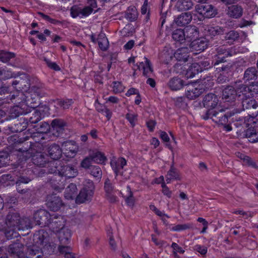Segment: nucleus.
Listing matches in <instances>:
<instances>
[{"mask_svg": "<svg viewBox=\"0 0 258 258\" xmlns=\"http://www.w3.org/2000/svg\"><path fill=\"white\" fill-rule=\"evenodd\" d=\"M172 38L176 41L182 43L185 40L184 30L181 29H177L172 32Z\"/></svg>", "mask_w": 258, "mask_h": 258, "instance_id": "nucleus-44", "label": "nucleus"}, {"mask_svg": "<svg viewBox=\"0 0 258 258\" xmlns=\"http://www.w3.org/2000/svg\"><path fill=\"white\" fill-rule=\"evenodd\" d=\"M16 74L13 73L7 68H0V77L4 80H7L12 78H16Z\"/></svg>", "mask_w": 258, "mask_h": 258, "instance_id": "nucleus-49", "label": "nucleus"}, {"mask_svg": "<svg viewBox=\"0 0 258 258\" xmlns=\"http://www.w3.org/2000/svg\"><path fill=\"white\" fill-rule=\"evenodd\" d=\"M29 137L26 136L25 137H20L17 135L11 136L9 139V142L12 143L14 144V149L21 153L29 152L30 153V150L31 148V142H30L29 144L28 142L24 143L25 141L28 140Z\"/></svg>", "mask_w": 258, "mask_h": 258, "instance_id": "nucleus-5", "label": "nucleus"}, {"mask_svg": "<svg viewBox=\"0 0 258 258\" xmlns=\"http://www.w3.org/2000/svg\"><path fill=\"white\" fill-rule=\"evenodd\" d=\"M218 97L213 93H209L206 95L203 98V104L204 106L207 108V110L211 109L216 110L215 107L218 103Z\"/></svg>", "mask_w": 258, "mask_h": 258, "instance_id": "nucleus-14", "label": "nucleus"}, {"mask_svg": "<svg viewBox=\"0 0 258 258\" xmlns=\"http://www.w3.org/2000/svg\"><path fill=\"white\" fill-rule=\"evenodd\" d=\"M28 126V119L25 117L20 118V120L12 126L11 128L12 132H22L26 129Z\"/></svg>", "mask_w": 258, "mask_h": 258, "instance_id": "nucleus-23", "label": "nucleus"}, {"mask_svg": "<svg viewBox=\"0 0 258 258\" xmlns=\"http://www.w3.org/2000/svg\"><path fill=\"white\" fill-rule=\"evenodd\" d=\"M40 133H37L36 135H33V138L36 142H40L42 140L44 139L43 134L42 133H46L49 130V125L46 122L42 123L40 125Z\"/></svg>", "mask_w": 258, "mask_h": 258, "instance_id": "nucleus-37", "label": "nucleus"}, {"mask_svg": "<svg viewBox=\"0 0 258 258\" xmlns=\"http://www.w3.org/2000/svg\"><path fill=\"white\" fill-rule=\"evenodd\" d=\"M242 9L237 5H233L228 7V14L233 18H238L242 15Z\"/></svg>", "mask_w": 258, "mask_h": 258, "instance_id": "nucleus-32", "label": "nucleus"}, {"mask_svg": "<svg viewBox=\"0 0 258 258\" xmlns=\"http://www.w3.org/2000/svg\"><path fill=\"white\" fill-rule=\"evenodd\" d=\"M25 83H26V81L25 80L19 78L13 81L12 83V85L14 88L16 89L18 91V92H21L20 91L24 89V86H25L26 88L29 87V85L28 83H27L28 85H26Z\"/></svg>", "mask_w": 258, "mask_h": 258, "instance_id": "nucleus-42", "label": "nucleus"}, {"mask_svg": "<svg viewBox=\"0 0 258 258\" xmlns=\"http://www.w3.org/2000/svg\"><path fill=\"white\" fill-rule=\"evenodd\" d=\"M227 57L228 56L217 55H214L212 65L214 67V68L216 70L217 67H221V66H220V64L225 62V58Z\"/></svg>", "mask_w": 258, "mask_h": 258, "instance_id": "nucleus-54", "label": "nucleus"}, {"mask_svg": "<svg viewBox=\"0 0 258 258\" xmlns=\"http://www.w3.org/2000/svg\"><path fill=\"white\" fill-rule=\"evenodd\" d=\"M166 178L167 183H169L171 180H180L181 179L179 171L174 167L173 164L171 165L170 170L168 171Z\"/></svg>", "mask_w": 258, "mask_h": 258, "instance_id": "nucleus-25", "label": "nucleus"}, {"mask_svg": "<svg viewBox=\"0 0 258 258\" xmlns=\"http://www.w3.org/2000/svg\"><path fill=\"white\" fill-rule=\"evenodd\" d=\"M231 67L229 65H221V67H217L216 71L220 73L217 77V81L218 83H224L229 80V73L230 72Z\"/></svg>", "mask_w": 258, "mask_h": 258, "instance_id": "nucleus-13", "label": "nucleus"}, {"mask_svg": "<svg viewBox=\"0 0 258 258\" xmlns=\"http://www.w3.org/2000/svg\"><path fill=\"white\" fill-rule=\"evenodd\" d=\"M195 10L197 13L205 18H212L215 16L216 11L214 7L207 3L197 5Z\"/></svg>", "mask_w": 258, "mask_h": 258, "instance_id": "nucleus-10", "label": "nucleus"}, {"mask_svg": "<svg viewBox=\"0 0 258 258\" xmlns=\"http://www.w3.org/2000/svg\"><path fill=\"white\" fill-rule=\"evenodd\" d=\"M208 42L204 38H197L192 41L189 46V49L192 51H199L201 52L207 48Z\"/></svg>", "mask_w": 258, "mask_h": 258, "instance_id": "nucleus-18", "label": "nucleus"}, {"mask_svg": "<svg viewBox=\"0 0 258 258\" xmlns=\"http://www.w3.org/2000/svg\"><path fill=\"white\" fill-rule=\"evenodd\" d=\"M90 173L94 177L99 179L102 176V172L100 167L98 166L92 165L89 169Z\"/></svg>", "mask_w": 258, "mask_h": 258, "instance_id": "nucleus-51", "label": "nucleus"}, {"mask_svg": "<svg viewBox=\"0 0 258 258\" xmlns=\"http://www.w3.org/2000/svg\"><path fill=\"white\" fill-rule=\"evenodd\" d=\"M217 55L231 56L232 55V52L230 50H226L224 46L219 47L217 48Z\"/></svg>", "mask_w": 258, "mask_h": 258, "instance_id": "nucleus-61", "label": "nucleus"}, {"mask_svg": "<svg viewBox=\"0 0 258 258\" xmlns=\"http://www.w3.org/2000/svg\"><path fill=\"white\" fill-rule=\"evenodd\" d=\"M241 100H242V105L244 109L251 108H255L258 106V104L252 98L251 96L241 98Z\"/></svg>", "mask_w": 258, "mask_h": 258, "instance_id": "nucleus-31", "label": "nucleus"}, {"mask_svg": "<svg viewBox=\"0 0 258 258\" xmlns=\"http://www.w3.org/2000/svg\"><path fill=\"white\" fill-rule=\"evenodd\" d=\"M66 124L64 120L60 118L54 119L51 123L52 127L57 132L63 130Z\"/></svg>", "mask_w": 258, "mask_h": 258, "instance_id": "nucleus-46", "label": "nucleus"}, {"mask_svg": "<svg viewBox=\"0 0 258 258\" xmlns=\"http://www.w3.org/2000/svg\"><path fill=\"white\" fill-rule=\"evenodd\" d=\"M71 15L73 18L78 17L82 18L81 8L77 6H74L71 9Z\"/></svg>", "mask_w": 258, "mask_h": 258, "instance_id": "nucleus-58", "label": "nucleus"}, {"mask_svg": "<svg viewBox=\"0 0 258 258\" xmlns=\"http://www.w3.org/2000/svg\"><path fill=\"white\" fill-rule=\"evenodd\" d=\"M224 29L221 27L217 26L215 27H207L205 28L207 35L215 36L216 35L222 34L224 32Z\"/></svg>", "mask_w": 258, "mask_h": 258, "instance_id": "nucleus-41", "label": "nucleus"}, {"mask_svg": "<svg viewBox=\"0 0 258 258\" xmlns=\"http://www.w3.org/2000/svg\"><path fill=\"white\" fill-rule=\"evenodd\" d=\"M77 186L75 183L70 184L65 189L64 193L65 198L67 200L73 199L77 197Z\"/></svg>", "mask_w": 258, "mask_h": 258, "instance_id": "nucleus-28", "label": "nucleus"}, {"mask_svg": "<svg viewBox=\"0 0 258 258\" xmlns=\"http://www.w3.org/2000/svg\"><path fill=\"white\" fill-rule=\"evenodd\" d=\"M203 91L204 89L200 85L196 87L194 85H191L187 87L185 94L187 98L194 100L198 97L203 92Z\"/></svg>", "mask_w": 258, "mask_h": 258, "instance_id": "nucleus-19", "label": "nucleus"}, {"mask_svg": "<svg viewBox=\"0 0 258 258\" xmlns=\"http://www.w3.org/2000/svg\"><path fill=\"white\" fill-rule=\"evenodd\" d=\"M239 35L237 32L231 30L226 34L225 39L228 40L229 42H233L238 39Z\"/></svg>", "mask_w": 258, "mask_h": 258, "instance_id": "nucleus-56", "label": "nucleus"}, {"mask_svg": "<svg viewBox=\"0 0 258 258\" xmlns=\"http://www.w3.org/2000/svg\"><path fill=\"white\" fill-rule=\"evenodd\" d=\"M79 150L78 146L74 141H67L62 143L61 151L64 155L69 158H73Z\"/></svg>", "mask_w": 258, "mask_h": 258, "instance_id": "nucleus-11", "label": "nucleus"}, {"mask_svg": "<svg viewBox=\"0 0 258 258\" xmlns=\"http://www.w3.org/2000/svg\"><path fill=\"white\" fill-rule=\"evenodd\" d=\"M55 106L60 108L62 110L69 109L74 103V101L71 99H57L54 101Z\"/></svg>", "mask_w": 258, "mask_h": 258, "instance_id": "nucleus-33", "label": "nucleus"}, {"mask_svg": "<svg viewBox=\"0 0 258 258\" xmlns=\"http://www.w3.org/2000/svg\"><path fill=\"white\" fill-rule=\"evenodd\" d=\"M104 188L106 194L114 191V186L108 178L106 179L105 181Z\"/></svg>", "mask_w": 258, "mask_h": 258, "instance_id": "nucleus-60", "label": "nucleus"}, {"mask_svg": "<svg viewBox=\"0 0 258 258\" xmlns=\"http://www.w3.org/2000/svg\"><path fill=\"white\" fill-rule=\"evenodd\" d=\"M7 226L10 227H16L17 230H24L32 227V223L28 218L21 219L20 215L16 212H10L5 219L3 217L0 222V229H4Z\"/></svg>", "mask_w": 258, "mask_h": 258, "instance_id": "nucleus-2", "label": "nucleus"}, {"mask_svg": "<svg viewBox=\"0 0 258 258\" xmlns=\"http://www.w3.org/2000/svg\"><path fill=\"white\" fill-rule=\"evenodd\" d=\"M39 15L42 18L50 23L51 24H53L56 25H60L62 24V22L61 21L51 18L49 16L46 15L42 13H39Z\"/></svg>", "mask_w": 258, "mask_h": 258, "instance_id": "nucleus-57", "label": "nucleus"}, {"mask_svg": "<svg viewBox=\"0 0 258 258\" xmlns=\"http://www.w3.org/2000/svg\"><path fill=\"white\" fill-rule=\"evenodd\" d=\"M189 49L187 47H181L178 48L174 53V55L179 61L186 62L189 57Z\"/></svg>", "mask_w": 258, "mask_h": 258, "instance_id": "nucleus-22", "label": "nucleus"}, {"mask_svg": "<svg viewBox=\"0 0 258 258\" xmlns=\"http://www.w3.org/2000/svg\"><path fill=\"white\" fill-rule=\"evenodd\" d=\"M15 54L13 52L0 50V61L6 63L10 60L11 59L14 58Z\"/></svg>", "mask_w": 258, "mask_h": 258, "instance_id": "nucleus-50", "label": "nucleus"}, {"mask_svg": "<svg viewBox=\"0 0 258 258\" xmlns=\"http://www.w3.org/2000/svg\"><path fill=\"white\" fill-rule=\"evenodd\" d=\"M17 94H9L6 99L8 103L9 100L14 104L21 103L20 105L16 106L13 110L17 111L16 115L25 114L29 112L27 110H23L25 107L34 109L39 105V99L42 96L41 90L37 87H34L25 93L23 92H17Z\"/></svg>", "mask_w": 258, "mask_h": 258, "instance_id": "nucleus-1", "label": "nucleus"}, {"mask_svg": "<svg viewBox=\"0 0 258 258\" xmlns=\"http://www.w3.org/2000/svg\"><path fill=\"white\" fill-rule=\"evenodd\" d=\"M26 254L31 258H40L42 255V251L40 248L32 245L28 247Z\"/></svg>", "mask_w": 258, "mask_h": 258, "instance_id": "nucleus-29", "label": "nucleus"}, {"mask_svg": "<svg viewBox=\"0 0 258 258\" xmlns=\"http://www.w3.org/2000/svg\"><path fill=\"white\" fill-rule=\"evenodd\" d=\"M172 54L173 52L172 50H166V49H164L160 53V57L162 60L164 61H167L172 58Z\"/></svg>", "mask_w": 258, "mask_h": 258, "instance_id": "nucleus-55", "label": "nucleus"}, {"mask_svg": "<svg viewBox=\"0 0 258 258\" xmlns=\"http://www.w3.org/2000/svg\"><path fill=\"white\" fill-rule=\"evenodd\" d=\"M98 43L99 48L103 51H105L108 46L107 38L104 35H100L98 39Z\"/></svg>", "mask_w": 258, "mask_h": 258, "instance_id": "nucleus-52", "label": "nucleus"}, {"mask_svg": "<svg viewBox=\"0 0 258 258\" xmlns=\"http://www.w3.org/2000/svg\"><path fill=\"white\" fill-rule=\"evenodd\" d=\"M138 12L134 6H130L126 11L125 18L130 22H133L137 19Z\"/></svg>", "mask_w": 258, "mask_h": 258, "instance_id": "nucleus-36", "label": "nucleus"}, {"mask_svg": "<svg viewBox=\"0 0 258 258\" xmlns=\"http://www.w3.org/2000/svg\"><path fill=\"white\" fill-rule=\"evenodd\" d=\"M126 164V161L123 157L114 158L111 160L110 165L115 174V179L117 178V176L120 173V170L123 168Z\"/></svg>", "mask_w": 258, "mask_h": 258, "instance_id": "nucleus-16", "label": "nucleus"}, {"mask_svg": "<svg viewBox=\"0 0 258 258\" xmlns=\"http://www.w3.org/2000/svg\"><path fill=\"white\" fill-rule=\"evenodd\" d=\"M50 214L44 209H40L35 211L33 214V219L36 225L41 227H46L48 225Z\"/></svg>", "mask_w": 258, "mask_h": 258, "instance_id": "nucleus-9", "label": "nucleus"}, {"mask_svg": "<svg viewBox=\"0 0 258 258\" xmlns=\"http://www.w3.org/2000/svg\"><path fill=\"white\" fill-rule=\"evenodd\" d=\"M168 86L172 90H178L184 86L183 81L180 78L174 77L170 80L168 82Z\"/></svg>", "mask_w": 258, "mask_h": 258, "instance_id": "nucleus-30", "label": "nucleus"}, {"mask_svg": "<svg viewBox=\"0 0 258 258\" xmlns=\"http://www.w3.org/2000/svg\"><path fill=\"white\" fill-rule=\"evenodd\" d=\"M245 135L250 142L253 143L258 142V132L254 127L248 128L245 131Z\"/></svg>", "mask_w": 258, "mask_h": 258, "instance_id": "nucleus-35", "label": "nucleus"}, {"mask_svg": "<svg viewBox=\"0 0 258 258\" xmlns=\"http://www.w3.org/2000/svg\"><path fill=\"white\" fill-rule=\"evenodd\" d=\"M24 245L20 242H16L11 244L8 248V252L16 258L24 257L25 254L24 252Z\"/></svg>", "mask_w": 258, "mask_h": 258, "instance_id": "nucleus-15", "label": "nucleus"}, {"mask_svg": "<svg viewBox=\"0 0 258 258\" xmlns=\"http://www.w3.org/2000/svg\"><path fill=\"white\" fill-rule=\"evenodd\" d=\"M235 90L236 91L237 96L240 98V99L241 98H244L245 97L249 96L248 86L246 85L242 84L238 85Z\"/></svg>", "mask_w": 258, "mask_h": 258, "instance_id": "nucleus-39", "label": "nucleus"}, {"mask_svg": "<svg viewBox=\"0 0 258 258\" xmlns=\"http://www.w3.org/2000/svg\"><path fill=\"white\" fill-rule=\"evenodd\" d=\"M48 154L51 158L57 160L61 156V148L56 144H53L48 148Z\"/></svg>", "mask_w": 258, "mask_h": 258, "instance_id": "nucleus-24", "label": "nucleus"}, {"mask_svg": "<svg viewBox=\"0 0 258 258\" xmlns=\"http://www.w3.org/2000/svg\"><path fill=\"white\" fill-rule=\"evenodd\" d=\"M190 228V225L188 224H178L171 228V230L173 231H180L188 229Z\"/></svg>", "mask_w": 258, "mask_h": 258, "instance_id": "nucleus-64", "label": "nucleus"}, {"mask_svg": "<svg viewBox=\"0 0 258 258\" xmlns=\"http://www.w3.org/2000/svg\"><path fill=\"white\" fill-rule=\"evenodd\" d=\"M35 240L38 244L43 245L48 241V233L44 230H40L34 235Z\"/></svg>", "mask_w": 258, "mask_h": 258, "instance_id": "nucleus-40", "label": "nucleus"}, {"mask_svg": "<svg viewBox=\"0 0 258 258\" xmlns=\"http://www.w3.org/2000/svg\"><path fill=\"white\" fill-rule=\"evenodd\" d=\"M46 225L54 233L59 231L64 226L65 220L63 217L57 214L51 215Z\"/></svg>", "mask_w": 258, "mask_h": 258, "instance_id": "nucleus-8", "label": "nucleus"}, {"mask_svg": "<svg viewBox=\"0 0 258 258\" xmlns=\"http://www.w3.org/2000/svg\"><path fill=\"white\" fill-rule=\"evenodd\" d=\"M127 195L125 198V201L126 204L130 207H133L135 203V199L133 197V193L131 191V187L129 185L127 186Z\"/></svg>", "mask_w": 258, "mask_h": 258, "instance_id": "nucleus-53", "label": "nucleus"}, {"mask_svg": "<svg viewBox=\"0 0 258 258\" xmlns=\"http://www.w3.org/2000/svg\"><path fill=\"white\" fill-rule=\"evenodd\" d=\"M43 116V113L38 109L35 110L32 115L28 119V123L29 122L31 123H36L39 121Z\"/></svg>", "mask_w": 258, "mask_h": 258, "instance_id": "nucleus-48", "label": "nucleus"}, {"mask_svg": "<svg viewBox=\"0 0 258 258\" xmlns=\"http://www.w3.org/2000/svg\"><path fill=\"white\" fill-rule=\"evenodd\" d=\"M258 77V71L254 67L248 68L244 72L243 79L245 81L255 80Z\"/></svg>", "mask_w": 258, "mask_h": 258, "instance_id": "nucleus-26", "label": "nucleus"}, {"mask_svg": "<svg viewBox=\"0 0 258 258\" xmlns=\"http://www.w3.org/2000/svg\"><path fill=\"white\" fill-rule=\"evenodd\" d=\"M229 116L224 113L223 109L218 108H216V110H207L201 115L202 118L205 120L211 118L215 122L222 125L227 123Z\"/></svg>", "mask_w": 258, "mask_h": 258, "instance_id": "nucleus-4", "label": "nucleus"}, {"mask_svg": "<svg viewBox=\"0 0 258 258\" xmlns=\"http://www.w3.org/2000/svg\"><path fill=\"white\" fill-rule=\"evenodd\" d=\"M192 20V15L190 13H183L178 15L174 20L175 23L179 27H183L188 24Z\"/></svg>", "mask_w": 258, "mask_h": 258, "instance_id": "nucleus-21", "label": "nucleus"}, {"mask_svg": "<svg viewBox=\"0 0 258 258\" xmlns=\"http://www.w3.org/2000/svg\"><path fill=\"white\" fill-rule=\"evenodd\" d=\"M237 94L235 88L228 86L222 91V99L225 102H233L235 100Z\"/></svg>", "mask_w": 258, "mask_h": 258, "instance_id": "nucleus-17", "label": "nucleus"}, {"mask_svg": "<svg viewBox=\"0 0 258 258\" xmlns=\"http://www.w3.org/2000/svg\"><path fill=\"white\" fill-rule=\"evenodd\" d=\"M113 91L115 93H119L123 91L124 87L119 82H113Z\"/></svg>", "mask_w": 258, "mask_h": 258, "instance_id": "nucleus-62", "label": "nucleus"}, {"mask_svg": "<svg viewBox=\"0 0 258 258\" xmlns=\"http://www.w3.org/2000/svg\"><path fill=\"white\" fill-rule=\"evenodd\" d=\"M201 72L199 64L197 62L192 63L187 69L185 76L188 78H191Z\"/></svg>", "mask_w": 258, "mask_h": 258, "instance_id": "nucleus-34", "label": "nucleus"}, {"mask_svg": "<svg viewBox=\"0 0 258 258\" xmlns=\"http://www.w3.org/2000/svg\"><path fill=\"white\" fill-rule=\"evenodd\" d=\"M46 206L51 211H57L63 205L60 198L56 195H49L47 197Z\"/></svg>", "mask_w": 258, "mask_h": 258, "instance_id": "nucleus-12", "label": "nucleus"}, {"mask_svg": "<svg viewBox=\"0 0 258 258\" xmlns=\"http://www.w3.org/2000/svg\"><path fill=\"white\" fill-rule=\"evenodd\" d=\"M185 40L190 42L195 40L199 37L198 28L195 26L187 27L184 30Z\"/></svg>", "mask_w": 258, "mask_h": 258, "instance_id": "nucleus-20", "label": "nucleus"}, {"mask_svg": "<svg viewBox=\"0 0 258 258\" xmlns=\"http://www.w3.org/2000/svg\"><path fill=\"white\" fill-rule=\"evenodd\" d=\"M144 59L145 61L144 62H141L139 63V64L137 65L138 69L142 70L143 76L148 78L146 82L147 84L151 87L154 88L156 86V82L153 79L150 78L153 72L151 63L147 57H145Z\"/></svg>", "mask_w": 258, "mask_h": 258, "instance_id": "nucleus-7", "label": "nucleus"}, {"mask_svg": "<svg viewBox=\"0 0 258 258\" xmlns=\"http://www.w3.org/2000/svg\"><path fill=\"white\" fill-rule=\"evenodd\" d=\"M32 160L35 165L40 166H44L46 162L44 155L41 153H38L34 155Z\"/></svg>", "mask_w": 258, "mask_h": 258, "instance_id": "nucleus-47", "label": "nucleus"}, {"mask_svg": "<svg viewBox=\"0 0 258 258\" xmlns=\"http://www.w3.org/2000/svg\"><path fill=\"white\" fill-rule=\"evenodd\" d=\"M194 6L192 0H178L175 5L179 11H185L191 9Z\"/></svg>", "mask_w": 258, "mask_h": 258, "instance_id": "nucleus-27", "label": "nucleus"}, {"mask_svg": "<svg viewBox=\"0 0 258 258\" xmlns=\"http://www.w3.org/2000/svg\"><path fill=\"white\" fill-rule=\"evenodd\" d=\"M58 238L61 243H66L71 238V230L63 227L58 232Z\"/></svg>", "mask_w": 258, "mask_h": 258, "instance_id": "nucleus-38", "label": "nucleus"}, {"mask_svg": "<svg viewBox=\"0 0 258 258\" xmlns=\"http://www.w3.org/2000/svg\"><path fill=\"white\" fill-rule=\"evenodd\" d=\"M138 115L135 113H127L125 115L126 119L130 122L132 127H134L137 121Z\"/></svg>", "mask_w": 258, "mask_h": 258, "instance_id": "nucleus-59", "label": "nucleus"}, {"mask_svg": "<svg viewBox=\"0 0 258 258\" xmlns=\"http://www.w3.org/2000/svg\"><path fill=\"white\" fill-rule=\"evenodd\" d=\"M95 186L94 183L90 180H87L83 189L76 198V202L81 204L90 200L94 194Z\"/></svg>", "mask_w": 258, "mask_h": 258, "instance_id": "nucleus-6", "label": "nucleus"}, {"mask_svg": "<svg viewBox=\"0 0 258 258\" xmlns=\"http://www.w3.org/2000/svg\"><path fill=\"white\" fill-rule=\"evenodd\" d=\"M55 169H51L49 172L54 173L55 175L58 174L59 176L65 177L68 178H74L78 175V170L73 165L70 164L61 165L59 161L52 163Z\"/></svg>", "mask_w": 258, "mask_h": 258, "instance_id": "nucleus-3", "label": "nucleus"}, {"mask_svg": "<svg viewBox=\"0 0 258 258\" xmlns=\"http://www.w3.org/2000/svg\"><path fill=\"white\" fill-rule=\"evenodd\" d=\"M17 228L16 227L13 228L6 226L4 229H0V231H4L6 237L8 239H11L17 236Z\"/></svg>", "mask_w": 258, "mask_h": 258, "instance_id": "nucleus-45", "label": "nucleus"}, {"mask_svg": "<svg viewBox=\"0 0 258 258\" xmlns=\"http://www.w3.org/2000/svg\"><path fill=\"white\" fill-rule=\"evenodd\" d=\"M90 156L93 161L98 164H104L107 160L104 154L99 151L93 153Z\"/></svg>", "mask_w": 258, "mask_h": 258, "instance_id": "nucleus-43", "label": "nucleus"}, {"mask_svg": "<svg viewBox=\"0 0 258 258\" xmlns=\"http://www.w3.org/2000/svg\"><path fill=\"white\" fill-rule=\"evenodd\" d=\"M249 96L258 94V83H252L248 86Z\"/></svg>", "mask_w": 258, "mask_h": 258, "instance_id": "nucleus-63", "label": "nucleus"}]
</instances>
